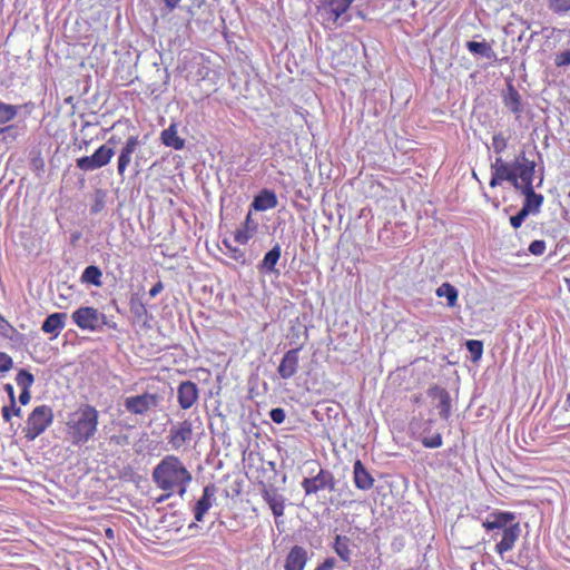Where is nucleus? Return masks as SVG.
<instances>
[{"label": "nucleus", "instance_id": "obj_1", "mask_svg": "<svg viewBox=\"0 0 570 570\" xmlns=\"http://www.w3.org/2000/svg\"><path fill=\"white\" fill-rule=\"evenodd\" d=\"M151 479L158 489L177 492L180 498H184L193 476L183 461L170 454L163 458L154 468Z\"/></svg>", "mask_w": 570, "mask_h": 570}, {"label": "nucleus", "instance_id": "obj_2", "mask_svg": "<svg viewBox=\"0 0 570 570\" xmlns=\"http://www.w3.org/2000/svg\"><path fill=\"white\" fill-rule=\"evenodd\" d=\"M99 424L98 410L87 403L69 413L66 421V438L76 446H81L96 435Z\"/></svg>", "mask_w": 570, "mask_h": 570}, {"label": "nucleus", "instance_id": "obj_3", "mask_svg": "<svg viewBox=\"0 0 570 570\" xmlns=\"http://www.w3.org/2000/svg\"><path fill=\"white\" fill-rule=\"evenodd\" d=\"M483 527L488 531H493L491 538L498 541L495 551L503 556L505 552L514 548L517 540L520 537L521 529L519 522L515 521V515L511 512H499L491 514L484 522Z\"/></svg>", "mask_w": 570, "mask_h": 570}, {"label": "nucleus", "instance_id": "obj_4", "mask_svg": "<svg viewBox=\"0 0 570 570\" xmlns=\"http://www.w3.org/2000/svg\"><path fill=\"white\" fill-rule=\"evenodd\" d=\"M354 0H320L316 14L325 29L336 30L351 21L348 9Z\"/></svg>", "mask_w": 570, "mask_h": 570}, {"label": "nucleus", "instance_id": "obj_5", "mask_svg": "<svg viewBox=\"0 0 570 570\" xmlns=\"http://www.w3.org/2000/svg\"><path fill=\"white\" fill-rule=\"evenodd\" d=\"M52 409L46 404L38 405L28 415L22 433L28 441H35L52 424Z\"/></svg>", "mask_w": 570, "mask_h": 570}, {"label": "nucleus", "instance_id": "obj_6", "mask_svg": "<svg viewBox=\"0 0 570 570\" xmlns=\"http://www.w3.org/2000/svg\"><path fill=\"white\" fill-rule=\"evenodd\" d=\"M160 402L161 396L159 394L145 392L125 397L124 407L132 415L147 416L157 410Z\"/></svg>", "mask_w": 570, "mask_h": 570}, {"label": "nucleus", "instance_id": "obj_7", "mask_svg": "<svg viewBox=\"0 0 570 570\" xmlns=\"http://www.w3.org/2000/svg\"><path fill=\"white\" fill-rule=\"evenodd\" d=\"M71 318L79 328L90 332L100 331L107 324L106 315L91 306L79 307L72 313Z\"/></svg>", "mask_w": 570, "mask_h": 570}, {"label": "nucleus", "instance_id": "obj_8", "mask_svg": "<svg viewBox=\"0 0 570 570\" xmlns=\"http://www.w3.org/2000/svg\"><path fill=\"white\" fill-rule=\"evenodd\" d=\"M115 151L107 145H101L91 156L78 158L77 167L83 171H94L109 164Z\"/></svg>", "mask_w": 570, "mask_h": 570}, {"label": "nucleus", "instance_id": "obj_9", "mask_svg": "<svg viewBox=\"0 0 570 570\" xmlns=\"http://www.w3.org/2000/svg\"><path fill=\"white\" fill-rule=\"evenodd\" d=\"M301 484L306 495L316 494L325 489L335 490L334 475L324 469H321L315 476L305 478Z\"/></svg>", "mask_w": 570, "mask_h": 570}, {"label": "nucleus", "instance_id": "obj_10", "mask_svg": "<svg viewBox=\"0 0 570 570\" xmlns=\"http://www.w3.org/2000/svg\"><path fill=\"white\" fill-rule=\"evenodd\" d=\"M191 438L193 424L190 421L185 420L170 426L169 433L167 435V441L171 450L178 451L187 443H189L191 441Z\"/></svg>", "mask_w": 570, "mask_h": 570}, {"label": "nucleus", "instance_id": "obj_11", "mask_svg": "<svg viewBox=\"0 0 570 570\" xmlns=\"http://www.w3.org/2000/svg\"><path fill=\"white\" fill-rule=\"evenodd\" d=\"M510 166L515 180H518L521 186L532 184L535 168L534 161L527 159L525 155L521 154L514 161L510 163Z\"/></svg>", "mask_w": 570, "mask_h": 570}, {"label": "nucleus", "instance_id": "obj_12", "mask_svg": "<svg viewBox=\"0 0 570 570\" xmlns=\"http://www.w3.org/2000/svg\"><path fill=\"white\" fill-rule=\"evenodd\" d=\"M299 363V348H292L287 351L277 368L279 376L284 380L294 376L298 370Z\"/></svg>", "mask_w": 570, "mask_h": 570}, {"label": "nucleus", "instance_id": "obj_13", "mask_svg": "<svg viewBox=\"0 0 570 570\" xmlns=\"http://www.w3.org/2000/svg\"><path fill=\"white\" fill-rule=\"evenodd\" d=\"M139 146L138 136H130L127 138L124 147L121 148L118 157L117 170L118 174L124 177L127 167L131 163L132 154L137 150Z\"/></svg>", "mask_w": 570, "mask_h": 570}, {"label": "nucleus", "instance_id": "obj_14", "mask_svg": "<svg viewBox=\"0 0 570 570\" xmlns=\"http://www.w3.org/2000/svg\"><path fill=\"white\" fill-rule=\"evenodd\" d=\"M216 494V487L214 484H208L203 490V495L196 502L194 507V515L195 520L200 522L204 519V515L212 508L213 501Z\"/></svg>", "mask_w": 570, "mask_h": 570}, {"label": "nucleus", "instance_id": "obj_15", "mask_svg": "<svg viewBox=\"0 0 570 570\" xmlns=\"http://www.w3.org/2000/svg\"><path fill=\"white\" fill-rule=\"evenodd\" d=\"M177 394L181 409H190L198 399L197 385L194 382L185 381L179 384Z\"/></svg>", "mask_w": 570, "mask_h": 570}, {"label": "nucleus", "instance_id": "obj_16", "mask_svg": "<svg viewBox=\"0 0 570 570\" xmlns=\"http://www.w3.org/2000/svg\"><path fill=\"white\" fill-rule=\"evenodd\" d=\"M308 560V552L302 546H294L286 556L285 570H304Z\"/></svg>", "mask_w": 570, "mask_h": 570}, {"label": "nucleus", "instance_id": "obj_17", "mask_svg": "<svg viewBox=\"0 0 570 570\" xmlns=\"http://www.w3.org/2000/svg\"><path fill=\"white\" fill-rule=\"evenodd\" d=\"M519 189L525 196V200L521 209L527 210L528 215L531 213H538L542 205L543 196L534 193L532 184L521 186Z\"/></svg>", "mask_w": 570, "mask_h": 570}, {"label": "nucleus", "instance_id": "obj_18", "mask_svg": "<svg viewBox=\"0 0 570 570\" xmlns=\"http://www.w3.org/2000/svg\"><path fill=\"white\" fill-rule=\"evenodd\" d=\"M66 313H53L50 314L42 323L41 330L47 333L51 334L52 338H56L61 330L66 326Z\"/></svg>", "mask_w": 570, "mask_h": 570}, {"label": "nucleus", "instance_id": "obj_19", "mask_svg": "<svg viewBox=\"0 0 570 570\" xmlns=\"http://www.w3.org/2000/svg\"><path fill=\"white\" fill-rule=\"evenodd\" d=\"M278 200L276 194L269 189H263L258 195L255 196L252 207L255 210L264 212L273 209L277 206Z\"/></svg>", "mask_w": 570, "mask_h": 570}, {"label": "nucleus", "instance_id": "obj_20", "mask_svg": "<svg viewBox=\"0 0 570 570\" xmlns=\"http://www.w3.org/2000/svg\"><path fill=\"white\" fill-rule=\"evenodd\" d=\"M353 469L355 487L360 490H370L374 484V479L360 460L355 461Z\"/></svg>", "mask_w": 570, "mask_h": 570}, {"label": "nucleus", "instance_id": "obj_21", "mask_svg": "<svg viewBox=\"0 0 570 570\" xmlns=\"http://www.w3.org/2000/svg\"><path fill=\"white\" fill-rule=\"evenodd\" d=\"M257 230V224L253 222L252 214L248 213L243 225L235 232V240L242 245L246 244Z\"/></svg>", "mask_w": 570, "mask_h": 570}, {"label": "nucleus", "instance_id": "obj_22", "mask_svg": "<svg viewBox=\"0 0 570 570\" xmlns=\"http://www.w3.org/2000/svg\"><path fill=\"white\" fill-rule=\"evenodd\" d=\"M263 499L269 505L275 517H282L284 514V498L278 494L276 490L265 489L263 491Z\"/></svg>", "mask_w": 570, "mask_h": 570}, {"label": "nucleus", "instance_id": "obj_23", "mask_svg": "<svg viewBox=\"0 0 570 570\" xmlns=\"http://www.w3.org/2000/svg\"><path fill=\"white\" fill-rule=\"evenodd\" d=\"M161 140L164 145L176 150H180L185 146L184 139H181L177 134L176 125H170L161 132Z\"/></svg>", "mask_w": 570, "mask_h": 570}, {"label": "nucleus", "instance_id": "obj_24", "mask_svg": "<svg viewBox=\"0 0 570 570\" xmlns=\"http://www.w3.org/2000/svg\"><path fill=\"white\" fill-rule=\"evenodd\" d=\"M434 395L439 399V403L436 409L439 410V415L448 420L451 414V397L448 391L444 389H433Z\"/></svg>", "mask_w": 570, "mask_h": 570}, {"label": "nucleus", "instance_id": "obj_25", "mask_svg": "<svg viewBox=\"0 0 570 570\" xmlns=\"http://www.w3.org/2000/svg\"><path fill=\"white\" fill-rule=\"evenodd\" d=\"M333 549L340 559L346 563H351L352 551L350 549V539L345 535H336Z\"/></svg>", "mask_w": 570, "mask_h": 570}, {"label": "nucleus", "instance_id": "obj_26", "mask_svg": "<svg viewBox=\"0 0 570 570\" xmlns=\"http://www.w3.org/2000/svg\"><path fill=\"white\" fill-rule=\"evenodd\" d=\"M438 297H445L448 307H454L458 303L459 292L450 283H443L435 291Z\"/></svg>", "mask_w": 570, "mask_h": 570}, {"label": "nucleus", "instance_id": "obj_27", "mask_svg": "<svg viewBox=\"0 0 570 570\" xmlns=\"http://www.w3.org/2000/svg\"><path fill=\"white\" fill-rule=\"evenodd\" d=\"M504 105L511 112L520 116L522 111L521 97L512 86L509 87L504 96Z\"/></svg>", "mask_w": 570, "mask_h": 570}, {"label": "nucleus", "instance_id": "obj_28", "mask_svg": "<svg viewBox=\"0 0 570 570\" xmlns=\"http://www.w3.org/2000/svg\"><path fill=\"white\" fill-rule=\"evenodd\" d=\"M279 258H281V246L278 244H276L271 250H268L265 254V256L259 265V268L265 269L267 272H274L275 265L277 264Z\"/></svg>", "mask_w": 570, "mask_h": 570}, {"label": "nucleus", "instance_id": "obj_29", "mask_svg": "<svg viewBox=\"0 0 570 570\" xmlns=\"http://www.w3.org/2000/svg\"><path fill=\"white\" fill-rule=\"evenodd\" d=\"M466 48L471 53L479 55L482 57H485L488 59H492L495 53L491 46L487 43L485 41L476 42V41H469L466 42Z\"/></svg>", "mask_w": 570, "mask_h": 570}, {"label": "nucleus", "instance_id": "obj_30", "mask_svg": "<svg viewBox=\"0 0 570 570\" xmlns=\"http://www.w3.org/2000/svg\"><path fill=\"white\" fill-rule=\"evenodd\" d=\"M101 276H102L101 271L97 266L90 265L85 268V271L81 275V281L83 283L92 284L95 286H100L101 285Z\"/></svg>", "mask_w": 570, "mask_h": 570}, {"label": "nucleus", "instance_id": "obj_31", "mask_svg": "<svg viewBox=\"0 0 570 570\" xmlns=\"http://www.w3.org/2000/svg\"><path fill=\"white\" fill-rule=\"evenodd\" d=\"M548 9L558 16L570 12V0H546Z\"/></svg>", "mask_w": 570, "mask_h": 570}, {"label": "nucleus", "instance_id": "obj_32", "mask_svg": "<svg viewBox=\"0 0 570 570\" xmlns=\"http://www.w3.org/2000/svg\"><path fill=\"white\" fill-rule=\"evenodd\" d=\"M19 107L0 102V126L12 120L18 114Z\"/></svg>", "mask_w": 570, "mask_h": 570}, {"label": "nucleus", "instance_id": "obj_33", "mask_svg": "<svg viewBox=\"0 0 570 570\" xmlns=\"http://www.w3.org/2000/svg\"><path fill=\"white\" fill-rule=\"evenodd\" d=\"M16 382L21 390H30L35 383V377L29 371L21 368L17 374Z\"/></svg>", "mask_w": 570, "mask_h": 570}, {"label": "nucleus", "instance_id": "obj_34", "mask_svg": "<svg viewBox=\"0 0 570 570\" xmlns=\"http://www.w3.org/2000/svg\"><path fill=\"white\" fill-rule=\"evenodd\" d=\"M494 175L498 176L502 181L508 180L510 181L515 189L521 188V185L518 180H515L514 174L511 171V166L502 167L501 169H497L493 171Z\"/></svg>", "mask_w": 570, "mask_h": 570}, {"label": "nucleus", "instance_id": "obj_35", "mask_svg": "<svg viewBox=\"0 0 570 570\" xmlns=\"http://www.w3.org/2000/svg\"><path fill=\"white\" fill-rule=\"evenodd\" d=\"M17 334V330L0 315V336L12 340Z\"/></svg>", "mask_w": 570, "mask_h": 570}, {"label": "nucleus", "instance_id": "obj_36", "mask_svg": "<svg viewBox=\"0 0 570 570\" xmlns=\"http://www.w3.org/2000/svg\"><path fill=\"white\" fill-rule=\"evenodd\" d=\"M422 444L429 449H438L443 444L442 435L440 433H435L431 436H424L422 439Z\"/></svg>", "mask_w": 570, "mask_h": 570}, {"label": "nucleus", "instance_id": "obj_37", "mask_svg": "<svg viewBox=\"0 0 570 570\" xmlns=\"http://www.w3.org/2000/svg\"><path fill=\"white\" fill-rule=\"evenodd\" d=\"M466 347H468L469 352L473 355L474 360H478L482 356V352H483L482 342L475 341V340L468 341Z\"/></svg>", "mask_w": 570, "mask_h": 570}, {"label": "nucleus", "instance_id": "obj_38", "mask_svg": "<svg viewBox=\"0 0 570 570\" xmlns=\"http://www.w3.org/2000/svg\"><path fill=\"white\" fill-rule=\"evenodd\" d=\"M507 138L502 134H497L492 137V148L495 153H502L507 148Z\"/></svg>", "mask_w": 570, "mask_h": 570}, {"label": "nucleus", "instance_id": "obj_39", "mask_svg": "<svg viewBox=\"0 0 570 570\" xmlns=\"http://www.w3.org/2000/svg\"><path fill=\"white\" fill-rule=\"evenodd\" d=\"M13 367V361L4 352H0V372H9Z\"/></svg>", "mask_w": 570, "mask_h": 570}, {"label": "nucleus", "instance_id": "obj_40", "mask_svg": "<svg viewBox=\"0 0 570 570\" xmlns=\"http://www.w3.org/2000/svg\"><path fill=\"white\" fill-rule=\"evenodd\" d=\"M272 421L276 424H282L285 421L286 413L283 409L276 407L269 412Z\"/></svg>", "mask_w": 570, "mask_h": 570}, {"label": "nucleus", "instance_id": "obj_41", "mask_svg": "<svg viewBox=\"0 0 570 570\" xmlns=\"http://www.w3.org/2000/svg\"><path fill=\"white\" fill-rule=\"evenodd\" d=\"M529 250L533 255H542L546 250V243L543 240H533L529 246Z\"/></svg>", "mask_w": 570, "mask_h": 570}, {"label": "nucleus", "instance_id": "obj_42", "mask_svg": "<svg viewBox=\"0 0 570 570\" xmlns=\"http://www.w3.org/2000/svg\"><path fill=\"white\" fill-rule=\"evenodd\" d=\"M105 207V197L102 194L98 193L96 195V198H95V202L94 204L91 205V213L94 214H98L99 212H101Z\"/></svg>", "mask_w": 570, "mask_h": 570}, {"label": "nucleus", "instance_id": "obj_43", "mask_svg": "<svg viewBox=\"0 0 570 570\" xmlns=\"http://www.w3.org/2000/svg\"><path fill=\"white\" fill-rule=\"evenodd\" d=\"M554 62L558 67L569 66L570 65V50H566L563 52L558 53Z\"/></svg>", "mask_w": 570, "mask_h": 570}, {"label": "nucleus", "instance_id": "obj_44", "mask_svg": "<svg viewBox=\"0 0 570 570\" xmlns=\"http://www.w3.org/2000/svg\"><path fill=\"white\" fill-rule=\"evenodd\" d=\"M528 216L527 210H520L517 215L510 217V223L513 228H519Z\"/></svg>", "mask_w": 570, "mask_h": 570}, {"label": "nucleus", "instance_id": "obj_45", "mask_svg": "<svg viewBox=\"0 0 570 570\" xmlns=\"http://www.w3.org/2000/svg\"><path fill=\"white\" fill-rule=\"evenodd\" d=\"M335 564H336V560L334 558H326L314 570H333Z\"/></svg>", "mask_w": 570, "mask_h": 570}, {"label": "nucleus", "instance_id": "obj_46", "mask_svg": "<svg viewBox=\"0 0 570 570\" xmlns=\"http://www.w3.org/2000/svg\"><path fill=\"white\" fill-rule=\"evenodd\" d=\"M31 400L30 390H21V393L19 395V402L22 405H27Z\"/></svg>", "mask_w": 570, "mask_h": 570}, {"label": "nucleus", "instance_id": "obj_47", "mask_svg": "<svg viewBox=\"0 0 570 570\" xmlns=\"http://www.w3.org/2000/svg\"><path fill=\"white\" fill-rule=\"evenodd\" d=\"M163 283L158 282L149 289L148 294L150 297H156L163 291Z\"/></svg>", "mask_w": 570, "mask_h": 570}, {"label": "nucleus", "instance_id": "obj_48", "mask_svg": "<svg viewBox=\"0 0 570 570\" xmlns=\"http://www.w3.org/2000/svg\"><path fill=\"white\" fill-rule=\"evenodd\" d=\"M4 391L8 393L10 403H12L14 405L16 395H14L13 386L11 384H6Z\"/></svg>", "mask_w": 570, "mask_h": 570}, {"label": "nucleus", "instance_id": "obj_49", "mask_svg": "<svg viewBox=\"0 0 570 570\" xmlns=\"http://www.w3.org/2000/svg\"><path fill=\"white\" fill-rule=\"evenodd\" d=\"M509 165L510 163H504L502 158H497L494 164H492L491 166L492 173L495 171L497 169H501L502 167H507Z\"/></svg>", "mask_w": 570, "mask_h": 570}, {"label": "nucleus", "instance_id": "obj_50", "mask_svg": "<svg viewBox=\"0 0 570 570\" xmlns=\"http://www.w3.org/2000/svg\"><path fill=\"white\" fill-rule=\"evenodd\" d=\"M1 415H2V419L6 421V422H9L11 420V409L9 406H3L1 409Z\"/></svg>", "mask_w": 570, "mask_h": 570}, {"label": "nucleus", "instance_id": "obj_51", "mask_svg": "<svg viewBox=\"0 0 570 570\" xmlns=\"http://www.w3.org/2000/svg\"><path fill=\"white\" fill-rule=\"evenodd\" d=\"M9 407L11 409V415H16L20 417L22 415V410L20 406H17V402L14 401V405L10 403Z\"/></svg>", "mask_w": 570, "mask_h": 570}, {"label": "nucleus", "instance_id": "obj_52", "mask_svg": "<svg viewBox=\"0 0 570 570\" xmlns=\"http://www.w3.org/2000/svg\"><path fill=\"white\" fill-rule=\"evenodd\" d=\"M164 492H165L164 494H161L159 498L156 499L157 503L165 502L167 499H169L173 494L176 493V492H170V491H164Z\"/></svg>", "mask_w": 570, "mask_h": 570}, {"label": "nucleus", "instance_id": "obj_53", "mask_svg": "<svg viewBox=\"0 0 570 570\" xmlns=\"http://www.w3.org/2000/svg\"><path fill=\"white\" fill-rule=\"evenodd\" d=\"M111 440L115 441L118 445L128 444V436H126V435L114 436Z\"/></svg>", "mask_w": 570, "mask_h": 570}, {"label": "nucleus", "instance_id": "obj_54", "mask_svg": "<svg viewBox=\"0 0 570 570\" xmlns=\"http://www.w3.org/2000/svg\"><path fill=\"white\" fill-rule=\"evenodd\" d=\"M501 181L502 180L500 178H498V176L492 173V177H491V180H490V186L491 187H497L498 185H500Z\"/></svg>", "mask_w": 570, "mask_h": 570}, {"label": "nucleus", "instance_id": "obj_55", "mask_svg": "<svg viewBox=\"0 0 570 570\" xmlns=\"http://www.w3.org/2000/svg\"><path fill=\"white\" fill-rule=\"evenodd\" d=\"M180 0H166V6L173 10L175 9L176 7H178Z\"/></svg>", "mask_w": 570, "mask_h": 570}, {"label": "nucleus", "instance_id": "obj_56", "mask_svg": "<svg viewBox=\"0 0 570 570\" xmlns=\"http://www.w3.org/2000/svg\"><path fill=\"white\" fill-rule=\"evenodd\" d=\"M14 129V126H6L0 129V134H9Z\"/></svg>", "mask_w": 570, "mask_h": 570}, {"label": "nucleus", "instance_id": "obj_57", "mask_svg": "<svg viewBox=\"0 0 570 570\" xmlns=\"http://www.w3.org/2000/svg\"><path fill=\"white\" fill-rule=\"evenodd\" d=\"M567 284H568V289L570 292V279H567Z\"/></svg>", "mask_w": 570, "mask_h": 570}, {"label": "nucleus", "instance_id": "obj_58", "mask_svg": "<svg viewBox=\"0 0 570 570\" xmlns=\"http://www.w3.org/2000/svg\"><path fill=\"white\" fill-rule=\"evenodd\" d=\"M567 402H568V403H569V405H570V393L568 394Z\"/></svg>", "mask_w": 570, "mask_h": 570}, {"label": "nucleus", "instance_id": "obj_59", "mask_svg": "<svg viewBox=\"0 0 570 570\" xmlns=\"http://www.w3.org/2000/svg\"><path fill=\"white\" fill-rule=\"evenodd\" d=\"M112 531L110 529L107 530V535H110Z\"/></svg>", "mask_w": 570, "mask_h": 570}]
</instances>
